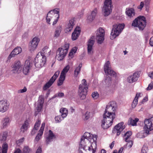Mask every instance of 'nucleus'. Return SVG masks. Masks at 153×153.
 Wrapping results in <instances>:
<instances>
[{
    "instance_id": "nucleus-5",
    "label": "nucleus",
    "mask_w": 153,
    "mask_h": 153,
    "mask_svg": "<svg viewBox=\"0 0 153 153\" xmlns=\"http://www.w3.org/2000/svg\"><path fill=\"white\" fill-rule=\"evenodd\" d=\"M88 88L86 80L84 79H82L81 84L79 85L78 90V94L81 99L84 100L85 98Z\"/></svg>"
},
{
    "instance_id": "nucleus-35",
    "label": "nucleus",
    "mask_w": 153,
    "mask_h": 153,
    "mask_svg": "<svg viewBox=\"0 0 153 153\" xmlns=\"http://www.w3.org/2000/svg\"><path fill=\"white\" fill-rule=\"evenodd\" d=\"M54 82L51 80V79L49 80V81L46 83L43 87L44 90H46L48 88L52 85Z\"/></svg>"
},
{
    "instance_id": "nucleus-38",
    "label": "nucleus",
    "mask_w": 153,
    "mask_h": 153,
    "mask_svg": "<svg viewBox=\"0 0 153 153\" xmlns=\"http://www.w3.org/2000/svg\"><path fill=\"white\" fill-rule=\"evenodd\" d=\"M28 126V123L27 121H25L21 128V130L23 132L27 129Z\"/></svg>"
},
{
    "instance_id": "nucleus-42",
    "label": "nucleus",
    "mask_w": 153,
    "mask_h": 153,
    "mask_svg": "<svg viewBox=\"0 0 153 153\" xmlns=\"http://www.w3.org/2000/svg\"><path fill=\"white\" fill-rule=\"evenodd\" d=\"M60 73V71H57L54 73V75L51 77L50 79L53 80L54 82L56 80Z\"/></svg>"
},
{
    "instance_id": "nucleus-57",
    "label": "nucleus",
    "mask_w": 153,
    "mask_h": 153,
    "mask_svg": "<svg viewBox=\"0 0 153 153\" xmlns=\"http://www.w3.org/2000/svg\"><path fill=\"white\" fill-rule=\"evenodd\" d=\"M148 76L152 79H153V71L149 72L148 73Z\"/></svg>"
},
{
    "instance_id": "nucleus-29",
    "label": "nucleus",
    "mask_w": 153,
    "mask_h": 153,
    "mask_svg": "<svg viewBox=\"0 0 153 153\" xmlns=\"http://www.w3.org/2000/svg\"><path fill=\"white\" fill-rule=\"evenodd\" d=\"M75 21L74 19L70 20L66 29V30L67 31L70 32L72 30L75 24Z\"/></svg>"
},
{
    "instance_id": "nucleus-43",
    "label": "nucleus",
    "mask_w": 153,
    "mask_h": 153,
    "mask_svg": "<svg viewBox=\"0 0 153 153\" xmlns=\"http://www.w3.org/2000/svg\"><path fill=\"white\" fill-rule=\"evenodd\" d=\"M64 118L60 115L56 116L55 118V120L56 123H59Z\"/></svg>"
},
{
    "instance_id": "nucleus-20",
    "label": "nucleus",
    "mask_w": 153,
    "mask_h": 153,
    "mask_svg": "<svg viewBox=\"0 0 153 153\" xmlns=\"http://www.w3.org/2000/svg\"><path fill=\"white\" fill-rule=\"evenodd\" d=\"M22 51V48L20 47H18L15 48L9 55L7 61L10 62V59L12 57H14L15 55L20 53Z\"/></svg>"
},
{
    "instance_id": "nucleus-32",
    "label": "nucleus",
    "mask_w": 153,
    "mask_h": 153,
    "mask_svg": "<svg viewBox=\"0 0 153 153\" xmlns=\"http://www.w3.org/2000/svg\"><path fill=\"white\" fill-rule=\"evenodd\" d=\"M140 93H137L136 94V96L131 104V107L132 108H134L137 105L138 97L140 96Z\"/></svg>"
},
{
    "instance_id": "nucleus-37",
    "label": "nucleus",
    "mask_w": 153,
    "mask_h": 153,
    "mask_svg": "<svg viewBox=\"0 0 153 153\" xmlns=\"http://www.w3.org/2000/svg\"><path fill=\"white\" fill-rule=\"evenodd\" d=\"M132 134V132L128 131H127L124 134L123 139L126 142L130 140V137Z\"/></svg>"
},
{
    "instance_id": "nucleus-41",
    "label": "nucleus",
    "mask_w": 153,
    "mask_h": 153,
    "mask_svg": "<svg viewBox=\"0 0 153 153\" xmlns=\"http://www.w3.org/2000/svg\"><path fill=\"white\" fill-rule=\"evenodd\" d=\"M90 116V113L88 111H86L82 116L83 119L84 120H87L89 119Z\"/></svg>"
},
{
    "instance_id": "nucleus-60",
    "label": "nucleus",
    "mask_w": 153,
    "mask_h": 153,
    "mask_svg": "<svg viewBox=\"0 0 153 153\" xmlns=\"http://www.w3.org/2000/svg\"><path fill=\"white\" fill-rule=\"evenodd\" d=\"M41 152L42 149L40 147H39L38 148L36 152V153H41Z\"/></svg>"
},
{
    "instance_id": "nucleus-54",
    "label": "nucleus",
    "mask_w": 153,
    "mask_h": 153,
    "mask_svg": "<svg viewBox=\"0 0 153 153\" xmlns=\"http://www.w3.org/2000/svg\"><path fill=\"white\" fill-rule=\"evenodd\" d=\"M27 90V89L26 87H25L23 89L19 90L18 91L19 93H23L25 92Z\"/></svg>"
},
{
    "instance_id": "nucleus-7",
    "label": "nucleus",
    "mask_w": 153,
    "mask_h": 153,
    "mask_svg": "<svg viewBox=\"0 0 153 153\" xmlns=\"http://www.w3.org/2000/svg\"><path fill=\"white\" fill-rule=\"evenodd\" d=\"M124 24L114 25L111 33V39H113L119 36L124 28Z\"/></svg>"
},
{
    "instance_id": "nucleus-21",
    "label": "nucleus",
    "mask_w": 153,
    "mask_h": 153,
    "mask_svg": "<svg viewBox=\"0 0 153 153\" xmlns=\"http://www.w3.org/2000/svg\"><path fill=\"white\" fill-rule=\"evenodd\" d=\"M139 76V72H134L132 75L128 77L127 81L130 83H132L137 80Z\"/></svg>"
},
{
    "instance_id": "nucleus-63",
    "label": "nucleus",
    "mask_w": 153,
    "mask_h": 153,
    "mask_svg": "<svg viewBox=\"0 0 153 153\" xmlns=\"http://www.w3.org/2000/svg\"><path fill=\"white\" fill-rule=\"evenodd\" d=\"M114 145V143L113 141L110 145V147L111 149H112Z\"/></svg>"
},
{
    "instance_id": "nucleus-49",
    "label": "nucleus",
    "mask_w": 153,
    "mask_h": 153,
    "mask_svg": "<svg viewBox=\"0 0 153 153\" xmlns=\"http://www.w3.org/2000/svg\"><path fill=\"white\" fill-rule=\"evenodd\" d=\"M23 153H29L30 149L28 146H25L23 148Z\"/></svg>"
},
{
    "instance_id": "nucleus-24",
    "label": "nucleus",
    "mask_w": 153,
    "mask_h": 153,
    "mask_svg": "<svg viewBox=\"0 0 153 153\" xmlns=\"http://www.w3.org/2000/svg\"><path fill=\"white\" fill-rule=\"evenodd\" d=\"M81 32L80 28L77 26L75 29L72 35V39L73 40L76 39L79 36Z\"/></svg>"
},
{
    "instance_id": "nucleus-56",
    "label": "nucleus",
    "mask_w": 153,
    "mask_h": 153,
    "mask_svg": "<svg viewBox=\"0 0 153 153\" xmlns=\"http://www.w3.org/2000/svg\"><path fill=\"white\" fill-rule=\"evenodd\" d=\"M37 130V129L34 128L31 131V134L32 135H34L36 133Z\"/></svg>"
},
{
    "instance_id": "nucleus-4",
    "label": "nucleus",
    "mask_w": 153,
    "mask_h": 153,
    "mask_svg": "<svg viewBox=\"0 0 153 153\" xmlns=\"http://www.w3.org/2000/svg\"><path fill=\"white\" fill-rule=\"evenodd\" d=\"M69 45V43H66L58 49L56 56L58 60L61 61L64 59L68 53Z\"/></svg>"
},
{
    "instance_id": "nucleus-14",
    "label": "nucleus",
    "mask_w": 153,
    "mask_h": 153,
    "mask_svg": "<svg viewBox=\"0 0 153 153\" xmlns=\"http://www.w3.org/2000/svg\"><path fill=\"white\" fill-rule=\"evenodd\" d=\"M96 38L97 40L98 43L101 44L103 41L104 38L105 31L102 27H100L96 32Z\"/></svg>"
},
{
    "instance_id": "nucleus-12",
    "label": "nucleus",
    "mask_w": 153,
    "mask_h": 153,
    "mask_svg": "<svg viewBox=\"0 0 153 153\" xmlns=\"http://www.w3.org/2000/svg\"><path fill=\"white\" fill-rule=\"evenodd\" d=\"M144 124V128L146 133L147 134H149V131L153 130V118L145 119Z\"/></svg>"
},
{
    "instance_id": "nucleus-45",
    "label": "nucleus",
    "mask_w": 153,
    "mask_h": 153,
    "mask_svg": "<svg viewBox=\"0 0 153 153\" xmlns=\"http://www.w3.org/2000/svg\"><path fill=\"white\" fill-rule=\"evenodd\" d=\"M40 120L39 119L37 120L35 124L34 128H35L36 129L38 130V128L40 125Z\"/></svg>"
},
{
    "instance_id": "nucleus-40",
    "label": "nucleus",
    "mask_w": 153,
    "mask_h": 153,
    "mask_svg": "<svg viewBox=\"0 0 153 153\" xmlns=\"http://www.w3.org/2000/svg\"><path fill=\"white\" fill-rule=\"evenodd\" d=\"M61 31V27H57L55 30L54 34V37L57 38L59 35Z\"/></svg>"
},
{
    "instance_id": "nucleus-34",
    "label": "nucleus",
    "mask_w": 153,
    "mask_h": 153,
    "mask_svg": "<svg viewBox=\"0 0 153 153\" xmlns=\"http://www.w3.org/2000/svg\"><path fill=\"white\" fill-rule=\"evenodd\" d=\"M10 119L9 117L4 118L2 121L1 123L3 128H6L9 124Z\"/></svg>"
},
{
    "instance_id": "nucleus-8",
    "label": "nucleus",
    "mask_w": 153,
    "mask_h": 153,
    "mask_svg": "<svg viewBox=\"0 0 153 153\" xmlns=\"http://www.w3.org/2000/svg\"><path fill=\"white\" fill-rule=\"evenodd\" d=\"M112 7L111 0H105V1L102 9L105 16H108L111 12Z\"/></svg>"
},
{
    "instance_id": "nucleus-33",
    "label": "nucleus",
    "mask_w": 153,
    "mask_h": 153,
    "mask_svg": "<svg viewBox=\"0 0 153 153\" xmlns=\"http://www.w3.org/2000/svg\"><path fill=\"white\" fill-rule=\"evenodd\" d=\"M139 119L137 118L133 119L131 118H130L128 120V125L135 126L137 125V123Z\"/></svg>"
},
{
    "instance_id": "nucleus-1",
    "label": "nucleus",
    "mask_w": 153,
    "mask_h": 153,
    "mask_svg": "<svg viewBox=\"0 0 153 153\" xmlns=\"http://www.w3.org/2000/svg\"><path fill=\"white\" fill-rule=\"evenodd\" d=\"M97 136L85 132L81 137L79 153H94L97 148Z\"/></svg>"
},
{
    "instance_id": "nucleus-52",
    "label": "nucleus",
    "mask_w": 153,
    "mask_h": 153,
    "mask_svg": "<svg viewBox=\"0 0 153 153\" xmlns=\"http://www.w3.org/2000/svg\"><path fill=\"white\" fill-rule=\"evenodd\" d=\"M24 138L23 137L16 141V143L17 145H19L24 141Z\"/></svg>"
},
{
    "instance_id": "nucleus-31",
    "label": "nucleus",
    "mask_w": 153,
    "mask_h": 153,
    "mask_svg": "<svg viewBox=\"0 0 153 153\" xmlns=\"http://www.w3.org/2000/svg\"><path fill=\"white\" fill-rule=\"evenodd\" d=\"M126 15L130 17H132L135 15L134 9L132 8H128V9H126Z\"/></svg>"
},
{
    "instance_id": "nucleus-16",
    "label": "nucleus",
    "mask_w": 153,
    "mask_h": 153,
    "mask_svg": "<svg viewBox=\"0 0 153 153\" xmlns=\"http://www.w3.org/2000/svg\"><path fill=\"white\" fill-rule=\"evenodd\" d=\"M40 41L39 39L36 37L33 38L29 43V48L30 51H33L37 48Z\"/></svg>"
},
{
    "instance_id": "nucleus-11",
    "label": "nucleus",
    "mask_w": 153,
    "mask_h": 153,
    "mask_svg": "<svg viewBox=\"0 0 153 153\" xmlns=\"http://www.w3.org/2000/svg\"><path fill=\"white\" fill-rule=\"evenodd\" d=\"M103 116V120H102L101 126L104 129L108 128L112 124L114 118L107 116Z\"/></svg>"
},
{
    "instance_id": "nucleus-48",
    "label": "nucleus",
    "mask_w": 153,
    "mask_h": 153,
    "mask_svg": "<svg viewBox=\"0 0 153 153\" xmlns=\"http://www.w3.org/2000/svg\"><path fill=\"white\" fill-rule=\"evenodd\" d=\"M127 142V143L126 144V146L129 147V148H131L133 144V142L131 140H129L127 142Z\"/></svg>"
},
{
    "instance_id": "nucleus-18",
    "label": "nucleus",
    "mask_w": 153,
    "mask_h": 153,
    "mask_svg": "<svg viewBox=\"0 0 153 153\" xmlns=\"http://www.w3.org/2000/svg\"><path fill=\"white\" fill-rule=\"evenodd\" d=\"M94 36H92L87 42L88 46V53L89 54H91L93 52V47L95 41L94 40Z\"/></svg>"
},
{
    "instance_id": "nucleus-17",
    "label": "nucleus",
    "mask_w": 153,
    "mask_h": 153,
    "mask_svg": "<svg viewBox=\"0 0 153 153\" xmlns=\"http://www.w3.org/2000/svg\"><path fill=\"white\" fill-rule=\"evenodd\" d=\"M123 122H121L116 126L112 131L113 134H116V135L118 136L121 132L125 128V126Z\"/></svg>"
},
{
    "instance_id": "nucleus-46",
    "label": "nucleus",
    "mask_w": 153,
    "mask_h": 153,
    "mask_svg": "<svg viewBox=\"0 0 153 153\" xmlns=\"http://www.w3.org/2000/svg\"><path fill=\"white\" fill-rule=\"evenodd\" d=\"M99 96V94L97 91L94 92L92 94V96L94 99H97L98 97Z\"/></svg>"
},
{
    "instance_id": "nucleus-28",
    "label": "nucleus",
    "mask_w": 153,
    "mask_h": 153,
    "mask_svg": "<svg viewBox=\"0 0 153 153\" xmlns=\"http://www.w3.org/2000/svg\"><path fill=\"white\" fill-rule=\"evenodd\" d=\"M97 13V9L95 8L92 12L91 15L88 16V20L90 22L92 21L94 19Z\"/></svg>"
},
{
    "instance_id": "nucleus-26",
    "label": "nucleus",
    "mask_w": 153,
    "mask_h": 153,
    "mask_svg": "<svg viewBox=\"0 0 153 153\" xmlns=\"http://www.w3.org/2000/svg\"><path fill=\"white\" fill-rule=\"evenodd\" d=\"M51 50L49 49L47 46H45L42 49V51L38 53V54H39L40 55L45 56H49L50 54Z\"/></svg>"
},
{
    "instance_id": "nucleus-47",
    "label": "nucleus",
    "mask_w": 153,
    "mask_h": 153,
    "mask_svg": "<svg viewBox=\"0 0 153 153\" xmlns=\"http://www.w3.org/2000/svg\"><path fill=\"white\" fill-rule=\"evenodd\" d=\"M148 151V149L146 146H144L143 147L141 150L142 153H146Z\"/></svg>"
},
{
    "instance_id": "nucleus-30",
    "label": "nucleus",
    "mask_w": 153,
    "mask_h": 153,
    "mask_svg": "<svg viewBox=\"0 0 153 153\" xmlns=\"http://www.w3.org/2000/svg\"><path fill=\"white\" fill-rule=\"evenodd\" d=\"M59 112L61 114L60 115L64 118L67 117L68 113V109L64 108H61L59 110Z\"/></svg>"
},
{
    "instance_id": "nucleus-10",
    "label": "nucleus",
    "mask_w": 153,
    "mask_h": 153,
    "mask_svg": "<svg viewBox=\"0 0 153 153\" xmlns=\"http://www.w3.org/2000/svg\"><path fill=\"white\" fill-rule=\"evenodd\" d=\"M37 54L35 59V65L36 68H41L44 65L46 62L45 56Z\"/></svg>"
},
{
    "instance_id": "nucleus-53",
    "label": "nucleus",
    "mask_w": 153,
    "mask_h": 153,
    "mask_svg": "<svg viewBox=\"0 0 153 153\" xmlns=\"http://www.w3.org/2000/svg\"><path fill=\"white\" fill-rule=\"evenodd\" d=\"M136 137L139 138H141L144 137L143 134L141 133H138L136 135Z\"/></svg>"
},
{
    "instance_id": "nucleus-27",
    "label": "nucleus",
    "mask_w": 153,
    "mask_h": 153,
    "mask_svg": "<svg viewBox=\"0 0 153 153\" xmlns=\"http://www.w3.org/2000/svg\"><path fill=\"white\" fill-rule=\"evenodd\" d=\"M44 102V99L42 97H39L38 101L37 107L36 108V110L38 112H39L42 108Z\"/></svg>"
},
{
    "instance_id": "nucleus-13",
    "label": "nucleus",
    "mask_w": 153,
    "mask_h": 153,
    "mask_svg": "<svg viewBox=\"0 0 153 153\" xmlns=\"http://www.w3.org/2000/svg\"><path fill=\"white\" fill-rule=\"evenodd\" d=\"M69 69V65H67L62 70L57 82V85L58 86H61L63 84L66 75Z\"/></svg>"
},
{
    "instance_id": "nucleus-25",
    "label": "nucleus",
    "mask_w": 153,
    "mask_h": 153,
    "mask_svg": "<svg viewBox=\"0 0 153 153\" xmlns=\"http://www.w3.org/2000/svg\"><path fill=\"white\" fill-rule=\"evenodd\" d=\"M45 125V123L44 122H43L42 123L41 126L39 131V132L35 138V140L37 142H38L41 138V136L43 134Z\"/></svg>"
},
{
    "instance_id": "nucleus-19",
    "label": "nucleus",
    "mask_w": 153,
    "mask_h": 153,
    "mask_svg": "<svg viewBox=\"0 0 153 153\" xmlns=\"http://www.w3.org/2000/svg\"><path fill=\"white\" fill-rule=\"evenodd\" d=\"M12 71L14 73H17L18 71H21L22 69V67L20 61H17L15 62L12 66Z\"/></svg>"
},
{
    "instance_id": "nucleus-22",
    "label": "nucleus",
    "mask_w": 153,
    "mask_h": 153,
    "mask_svg": "<svg viewBox=\"0 0 153 153\" xmlns=\"http://www.w3.org/2000/svg\"><path fill=\"white\" fill-rule=\"evenodd\" d=\"M32 63L30 61L27 60L25 61L24 66L23 70L24 74L25 75L27 74L29 72L30 68L31 67Z\"/></svg>"
},
{
    "instance_id": "nucleus-62",
    "label": "nucleus",
    "mask_w": 153,
    "mask_h": 153,
    "mask_svg": "<svg viewBox=\"0 0 153 153\" xmlns=\"http://www.w3.org/2000/svg\"><path fill=\"white\" fill-rule=\"evenodd\" d=\"M21 150L19 149H18L15 150L14 153H21Z\"/></svg>"
},
{
    "instance_id": "nucleus-23",
    "label": "nucleus",
    "mask_w": 153,
    "mask_h": 153,
    "mask_svg": "<svg viewBox=\"0 0 153 153\" xmlns=\"http://www.w3.org/2000/svg\"><path fill=\"white\" fill-rule=\"evenodd\" d=\"M55 138V136L53 132L51 130H49L48 135L46 137V144H49L50 142L52 141Z\"/></svg>"
},
{
    "instance_id": "nucleus-6",
    "label": "nucleus",
    "mask_w": 153,
    "mask_h": 153,
    "mask_svg": "<svg viewBox=\"0 0 153 153\" xmlns=\"http://www.w3.org/2000/svg\"><path fill=\"white\" fill-rule=\"evenodd\" d=\"M146 25V19L143 16L136 18L132 22V26L137 27L140 30H143Z\"/></svg>"
},
{
    "instance_id": "nucleus-51",
    "label": "nucleus",
    "mask_w": 153,
    "mask_h": 153,
    "mask_svg": "<svg viewBox=\"0 0 153 153\" xmlns=\"http://www.w3.org/2000/svg\"><path fill=\"white\" fill-rule=\"evenodd\" d=\"M153 87V82H152L149 84L148 86L146 88V90L147 91L150 90L152 89Z\"/></svg>"
},
{
    "instance_id": "nucleus-50",
    "label": "nucleus",
    "mask_w": 153,
    "mask_h": 153,
    "mask_svg": "<svg viewBox=\"0 0 153 153\" xmlns=\"http://www.w3.org/2000/svg\"><path fill=\"white\" fill-rule=\"evenodd\" d=\"M64 96V94L62 92H59L57 94H56L54 96V97H62Z\"/></svg>"
},
{
    "instance_id": "nucleus-36",
    "label": "nucleus",
    "mask_w": 153,
    "mask_h": 153,
    "mask_svg": "<svg viewBox=\"0 0 153 153\" xmlns=\"http://www.w3.org/2000/svg\"><path fill=\"white\" fill-rule=\"evenodd\" d=\"M82 66V64H80L77 67L74 71V76L75 77H77L78 74H79L81 70V68Z\"/></svg>"
},
{
    "instance_id": "nucleus-59",
    "label": "nucleus",
    "mask_w": 153,
    "mask_h": 153,
    "mask_svg": "<svg viewBox=\"0 0 153 153\" xmlns=\"http://www.w3.org/2000/svg\"><path fill=\"white\" fill-rule=\"evenodd\" d=\"M74 53H73L71 51L69 53V56L70 58V59H72L73 58V54Z\"/></svg>"
},
{
    "instance_id": "nucleus-61",
    "label": "nucleus",
    "mask_w": 153,
    "mask_h": 153,
    "mask_svg": "<svg viewBox=\"0 0 153 153\" xmlns=\"http://www.w3.org/2000/svg\"><path fill=\"white\" fill-rule=\"evenodd\" d=\"M77 50V48H76L75 47L72 49L71 50V51L74 54L76 52Z\"/></svg>"
},
{
    "instance_id": "nucleus-55",
    "label": "nucleus",
    "mask_w": 153,
    "mask_h": 153,
    "mask_svg": "<svg viewBox=\"0 0 153 153\" xmlns=\"http://www.w3.org/2000/svg\"><path fill=\"white\" fill-rule=\"evenodd\" d=\"M144 5V4L143 2L141 1L140 5L138 6L137 8L138 9H140V10H142V8L143 7Z\"/></svg>"
},
{
    "instance_id": "nucleus-44",
    "label": "nucleus",
    "mask_w": 153,
    "mask_h": 153,
    "mask_svg": "<svg viewBox=\"0 0 153 153\" xmlns=\"http://www.w3.org/2000/svg\"><path fill=\"white\" fill-rule=\"evenodd\" d=\"M2 153H7L8 149L7 144L4 143L2 146Z\"/></svg>"
},
{
    "instance_id": "nucleus-9",
    "label": "nucleus",
    "mask_w": 153,
    "mask_h": 153,
    "mask_svg": "<svg viewBox=\"0 0 153 153\" xmlns=\"http://www.w3.org/2000/svg\"><path fill=\"white\" fill-rule=\"evenodd\" d=\"M113 103V102H111L106 105L103 116L110 117L113 118H115V114L111 112L112 111H114L115 110V108L114 106L112 105Z\"/></svg>"
},
{
    "instance_id": "nucleus-64",
    "label": "nucleus",
    "mask_w": 153,
    "mask_h": 153,
    "mask_svg": "<svg viewBox=\"0 0 153 153\" xmlns=\"http://www.w3.org/2000/svg\"><path fill=\"white\" fill-rule=\"evenodd\" d=\"M123 147L121 148L119 150L118 153H122V152L123 150Z\"/></svg>"
},
{
    "instance_id": "nucleus-39",
    "label": "nucleus",
    "mask_w": 153,
    "mask_h": 153,
    "mask_svg": "<svg viewBox=\"0 0 153 153\" xmlns=\"http://www.w3.org/2000/svg\"><path fill=\"white\" fill-rule=\"evenodd\" d=\"M7 133L6 132H4L0 134V140L5 141L7 138Z\"/></svg>"
},
{
    "instance_id": "nucleus-58",
    "label": "nucleus",
    "mask_w": 153,
    "mask_h": 153,
    "mask_svg": "<svg viewBox=\"0 0 153 153\" xmlns=\"http://www.w3.org/2000/svg\"><path fill=\"white\" fill-rule=\"evenodd\" d=\"M149 44L151 46H153V37H152L150 38V39Z\"/></svg>"
},
{
    "instance_id": "nucleus-3",
    "label": "nucleus",
    "mask_w": 153,
    "mask_h": 153,
    "mask_svg": "<svg viewBox=\"0 0 153 153\" xmlns=\"http://www.w3.org/2000/svg\"><path fill=\"white\" fill-rule=\"evenodd\" d=\"M59 8H56L48 12L46 19L47 22L48 24H51L50 20L54 17L55 18L54 19V21L53 22L52 25H53L56 23L59 18Z\"/></svg>"
},
{
    "instance_id": "nucleus-15",
    "label": "nucleus",
    "mask_w": 153,
    "mask_h": 153,
    "mask_svg": "<svg viewBox=\"0 0 153 153\" xmlns=\"http://www.w3.org/2000/svg\"><path fill=\"white\" fill-rule=\"evenodd\" d=\"M10 104L6 99L0 100V112L3 113L6 112L9 109Z\"/></svg>"
},
{
    "instance_id": "nucleus-2",
    "label": "nucleus",
    "mask_w": 153,
    "mask_h": 153,
    "mask_svg": "<svg viewBox=\"0 0 153 153\" xmlns=\"http://www.w3.org/2000/svg\"><path fill=\"white\" fill-rule=\"evenodd\" d=\"M110 62L109 61H107L105 65L104 70L106 75V78L105 79V82L108 85L111 83V77H110L113 76H116V73L110 67Z\"/></svg>"
}]
</instances>
